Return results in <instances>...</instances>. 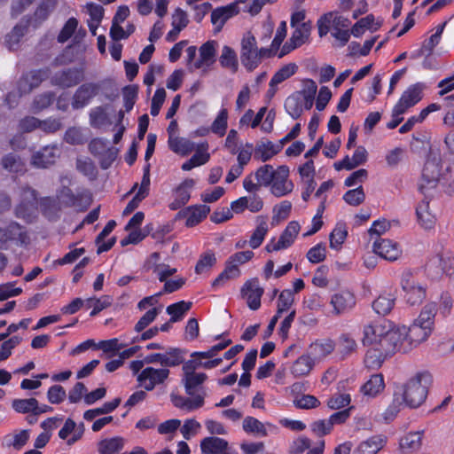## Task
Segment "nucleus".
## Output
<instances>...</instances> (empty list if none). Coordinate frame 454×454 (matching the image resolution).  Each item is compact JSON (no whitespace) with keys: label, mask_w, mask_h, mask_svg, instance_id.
Here are the masks:
<instances>
[{"label":"nucleus","mask_w":454,"mask_h":454,"mask_svg":"<svg viewBox=\"0 0 454 454\" xmlns=\"http://www.w3.org/2000/svg\"><path fill=\"white\" fill-rule=\"evenodd\" d=\"M289 169L286 166H280L271 181V192L277 197H282L294 189V184L287 180Z\"/></svg>","instance_id":"13"},{"label":"nucleus","mask_w":454,"mask_h":454,"mask_svg":"<svg viewBox=\"0 0 454 454\" xmlns=\"http://www.w3.org/2000/svg\"><path fill=\"white\" fill-rule=\"evenodd\" d=\"M242 427L247 434L260 436H267L268 434L265 425L254 417H246L243 420Z\"/></svg>","instance_id":"44"},{"label":"nucleus","mask_w":454,"mask_h":454,"mask_svg":"<svg viewBox=\"0 0 454 454\" xmlns=\"http://www.w3.org/2000/svg\"><path fill=\"white\" fill-rule=\"evenodd\" d=\"M386 441L385 436L374 435L362 442L353 454H377L384 447Z\"/></svg>","instance_id":"22"},{"label":"nucleus","mask_w":454,"mask_h":454,"mask_svg":"<svg viewBox=\"0 0 454 454\" xmlns=\"http://www.w3.org/2000/svg\"><path fill=\"white\" fill-rule=\"evenodd\" d=\"M57 0H42L34 12V16L30 20L34 27H38L48 19L50 14L55 10Z\"/></svg>","instance_id":"24"},{"label":"nucleus","mask_w":454,"mask_h":454,"mask_svg":"<svg viewBox=\"0 0 454 454\" xmlns=\"http://www.w3.org/2000/svg\"><path fill=\"white\" fill-rule=\"evenodd\" d=\"M210 212V207L207 205H199L194 207L187 208L186 226L193 227L200 223L204 218L207 217Z\"/></svg>","instance_id":"37"},{"label":"nucleus","mask_w":454,"mask_h":454,"mask_svg":"<svg viewBox=\"0 0 454 454\" xmlns=\"http://www.w3.org/2000/svg\"><path fill=\"white\" fill-rule=\"evenodd\" d=\"M381 27V22H375V18L372 14H369L364 18L360 19L351 28V34L355 37L361 36L365 29L372 31L378 30Z\"/></svg>","instance_id":"34"},{"label":"nucleus","mask_w":454,"mask_h":454,"mask_svg":"<svg viewBox=\"0 0 454 454\" xmlns=\"http://www.w3.org/2000/svg\"><path fill=\"white\" fill-rule=\"evenodd\" d=\"M388 356H389L383 353L377 346H371L366 352L364 363L368 368L376 369L380 367L385 359Z\"/></svg>","instance_id":"38"},{"label":"nucleus","mask_w":454,"mask_h":454,"mask_svg":"<svg viewBox=\"0 0 454 454\" xmlns=\"http://www.w3.org/2000/svg\"><path fill=\"white\" fill-rule=\"evenodd\" d=\"M219 62L223 68L230 69L233 74L239 69V61L235 51L225 45L222 50Z\"/></svg>","instance_id":"39"},{"label":"nucleus","mask_w":454,"mask_h":454,"mask_svg":"<svg viewBox=\"0 0 454 454\" xmlns=\"http://www.w3.org/2000/svg\"><path fill=\"white\" fill-rule=\"evenodd\" d=\"M120 403L121 398L117 397L111 402L105 403L102 407L86 411L83 414V418L88 421L93 420L99 415L112 412L120 405Z\"/></svg>","instance_id":"43"},{"label":"nucleus","mask_w":454,"mask_h":454,"mask_svg":"<svg viewBox=\"0 0 454 454\" xmlns=\"http://www.w3.org/2000/svg\"><path fill=\"white\" fill-rule=\"evenodd\" d=\"M85 303L88 308H93L90 316L94 317L103 309L108 308L112 303V299L110 296L105 295L100 298H89L85 301Z\"/></svg>","instance_id":"60"},{"label":"nucleus","mask_w":454,"mask_h":454,"mask_svg":"<svg viewBox=\"0 0 454 454\" xmlns=\"http://www.w3.org/2000/svg\"><path fill=\"white\" fill-rule=\"evenodd\" d=\"M395 298L391 294H382L380 295L372 303V309L379 315H387L388 314L394 305H395Z\"/></svg>","instance_id":"45"},{"label":"nucleus","mask_w":454,"mask_h":454,"mask_svg":"<svg viewBox=\"0 0 454 454\" xmlns=\"http://www.w3.org/2000/svg\"><path fill=\"white\" fill-rule=\"evenodd\" d=\"M257 42L255 37L247 32L241 40L240 60L247 71L258 67Z\"/></svg>","instance_id":"6"},{"label":"nucleus","mask_w":454,"mask_h":454,"mask_svg":"<svg viewBox=\"0 0 454 454\" xmlns=\"http://www.w3.org/2000/svg\"><path fill=\"white\" fill-rule=\"evenodd\" d=\"M432 331L433 328L414 321L409 328L406 327V340H409L411 343L419 344L425 341Z\"/></svg>","instance_id":"27"},{"label":"nucleus","mask_w":454,"mask_h":454,"mask_svg":"<svg viewBox=\"0 0 454 454\" xmlns=\"http://www.w3.org/2000/svg\"><path fill=\"white\" fill-rule=\"evenodd\" d=\"M297 68L298 67L294 63H289L283 66L271 78L270 86L272 88L286 81L296 73Z\"/></svg>","instance_id":"52"},{"label":"nucleus","mask_w":454,"mask_h":454,"mask_svg":"<svg viewBox=\"0 0 454 454\" xmlns=\"http://www.w3.org/2000/svg\"><path fill=\"white\" fill-rule=\"evenodd\" d=\"M83 79L82 72L77 68H67L56 73L51 78V84L60 88L77 85Z\"/></svg>","instance_id":"16"},{"label":"nucleus","mask_w":454,"mask_h":454,"mask_svg":"<svg viewBox=\"0 0 454 454\" xmlns=\"http://www.w3.org/2000/svg\"><path fill=\"white\" fill-rule=\"evenodd\" d=\"M386 325L376 324L367 325L364 328V337L362 343L364 346H376L378 339H380L382 334L386 333Z\"/></svg>","instance_id":"30"},{"label":"nucleus","mask_w":454,"mask_h":454,"mask_svg":"<svg viewBox=\"0 0 454 454\" xmlns=\"http://www.w3.org/2000/svg\"><path fill=\"white\" fill-rule=\"evenodd\" d=\"M186 351L179 348H169L164 353H153L147 355L143 360H135L129 364L133 373L137 374L144 365L160 364L161 366H178L184 362Z\"/></svg>","instance_id":"2"},{"label":"nucleus","mask_w":454,"mask_h":454,"mask_svg":"<svg viewBox=\"0 0 454 454\" xmlns=\"http://www.w3.org/2000/svg\"><path fill=\"white\" fill-rule=\"evenodd\" d=\"M59 157V149L56 145H46L33 154L31 164L36 168H46L55 164Z\"/></svg>","instance_id":"15"},{"label":"nucleus","mask_w":454,"mask_h":454,"mask_svg":"<svg viewBox=\"0 0 454 454\" xmlns=\"http://www.w3.org/2000/svg\"><path fill=\"white\" fill-rule=\"evenodd\" d=\"M263 292V288L260 286L257 278L247 281L241 289L243 296L247 298V306L252 310H256L260 308Z\"/></svg>","instance_id":"17"},{"label":"nucleus","mask_w":454,"mask_h":454,"mask_svg":"<svg viewBox=\"0 0 454 454\" xmlns=\"http://www.w3.org/2000/svg\"><path fill=\"white\" fill-rule=\"evenodd\" d=\"M385 387L384 379L382 374H373L371 378L361 387V392L364 395L368 397H375Z\"/></svg>","instance_id":"31"},{"label":"nucleus","mask_w":454,"mask_h":454,"mask_svg":"<svg viewBox=\"0 0 454 454\" xmlns=\"http://www.w3.org/2000/svg\"><path fill=\"white\" fill-rule=\"evenodd\" d=\"M20 201L15 208V214L20 218H27L30 215L31 210L37 205V192L27 184L20 187Z\"/></svg>","instance_id":"7"},{"label":"nucleus","mask_w":454,"mask_h":454,"mask_svg":"<svg viewBox=\"0 0 454 454\" xmlns=\"http://www.w3.org/2000/svg\"><path fill=\"white\" fill-rule=\"evenodd\" d=\"M299 223L295 221L290 222L281 233L278 240L277 242H274V240H272L266 246L265 249L267 250V252L271 253L274 251H278L289 247L294 242L299 233Z\"/></svg>","instance_id":"10"},{"label":"nucleus","mask_w":454,"mask_h":454,"mask_svg":"<svg viewBox=\"0 0 454 454\" xmlns=\"http://www.w3.org/2000/svg\"><path fill=\"white\" fill-rule=\"evenodd\" d=\"M29 25L30 20L25 17L21 20L20 23L17 24L6 35L5 43L10 50H13L19 43L20 38L27 33Z\"/></svg>","instance_id":"32"},{"label":"nucleus","mask_w":454,"mask_h":454,"mask_svg":"<svg viewBox=\"0 0 454 454\" xmlns=\"http://www.w3.org/2000/svg\"><path fill=\"white\" fill-rule=\"evenodd\" d=\"M191 301H181L167 307V313L171 316L170 322H177L182 319L183 316L190 310L192 307Z\"/></svg>","instance_id":"49"},{"label":"nucleus","mask_w":454,"mask_h":454,"mask_svg":"<svg viewBox=\"0 0 454 454\" xmlns=\"http://www.w3.org/2000/svg\"><path fill=\"white\" fill-rule=\"evenodd\" d=\"M429 267H439L441 271L448 276L454 273V267L449 256H444L442 253H438L434 257L430 259L428 262Z\"/></svg>","instance_id":"48"},{"label":"nucleus","mask_w":454,"mask_h":454,"mask_svg":"<svg viewBox=\"0 0 454 454\" xmlns=\"http://www.w3.org/2000/svg\"><path fill=\"white\" fill-rule=\"evenodd\" d=\"M90 124L93 128H101L109 123L108 114L106 107L96 106L90 112Z\"/></svg>","instance_id":"51"},{"label":"nucleus","mask_w":454,"mask_h":454,"mask_svg":"<svg viewBox=\"0 0 454 454\" xmlns=\"http://www.w3.org/2000/svg\"><path fill=\"white\" fill-rule=\"evenodd\" d=\"M310 22H303L293 32L290 40L294 44V46L300 47L308 41L310 35Z\"/></svg>","instance_id":"53"},{"label":"nucleus","mask_w":454,"mask_h":454,"mask_svg":"<svg viewBox=\"0 0 454 454\" xmlns=\"http://www.w3.org/2000/svg\"><path fill=\"white\" fill-rule=\"evenodd\" d=\"M357 343L348 333H342L338 340V348L343 356H347L356 350Z\"/></svg>","instance_id":"57"},{"label":"nucleus","mask_w":454,"mask_h":454,"mask_svg":"<svg viewBox=\"0 0 454 454\" xmlns=\"http://www.w3.org/2000/svg\"><path fill=\"white\" fill-rule=\"evenodd\" d=\"M100 90V86L97 83L88 82L81 85L73 96L72 107L74 109H81L96 97Z\"/></svg>","instance_id":"12"},{"label":"nucleus","mask_w":454,"mask_h":454,"mask_svg":"<svg viewBox=\"0 0 454 454\" xmlns=\"http://www.w3.org/2000/svg\"><path fill=\"white\" fill-rule=\"evenodd\" d=\"M444 176L442 173V158L438 153L431 152L425 162L419 189L422 193L436 187Z\"/></svg>","instance_id":"3"},{"label":"nucleus","mask_w":454,"mask_h":454,"mask_svg":"<svg viewBox=\"0 0 454 454\" xmlns=\"http://www.w3.org/2000/svg\"><path fill=\"white\" fill-rule=\"evenodd\" d=\"M208 144L207 142L198 145L196 153L192 157L182 165L184 171H189L197 166L207 163L210 159V154L207 153Z\"/></svg>","instance_id":"25"},{"label":"nucleus","mask_w":454,"mask_h":454,"mask_svg":"<svg viewBox=\"0 0 454 454\" xmlns=\"http://www.w3.org/2000/svg\"><path fill=\"white\" fill-rule=\"evenodd\" d=\"M416 215L418 222L422 228L430 230L434 226L436 218L430 211L429 201L427 198L418 205Z\"/></svg>","instance_id":"23"},{"label":"nucleus","mask_w":454,"mask_h":454,"mask_svg":"<svg viewBox=\"0 0 454 454\" xmlns=\"http://www.w3.org/2000/svg\"><path fill=\"white\" fill-rule=\"evenodd\" d=\"M404 402L401 397V394L395 392L391 403L382 413L385 421H392L401 411V407Z\"/></svg>","instance_id":"55"},{"label":"nucleus","mask_w":454,"mask_h":454,"mask_svg":"<svg viewBox=\"0 0 454 454\" xmlns=\"http://www.w3.org/2000/svg\"><path fill=\"white\" fill-rule=\"evenodd\" d=\"M373 251L387 261H395L402 254L399 245L389 239L376 240L373 243Z\"/></svg>","instance_id":"19"},{"label":"nucleus","mask_w":454,"mask_h":454,"mask_svg":"<svg viewBox=\"0 0 454 454\" xmlns=\"http://www.w3.org/2000/svg\"><path fill=\"white\" fill-rule=\"evenodd\" d=\"M4 236L5 239L20 241L22 244L26 243L27 239L26 232L22 231L21 225L17 223H10L4 231Z\"/></svg>","instance_id":"59"},{"label":"nucleus","mask_w":454,"mask_h":454,"mask_svg":"<svg viewBox=\"0 0 454 454\" xmlns=\"http://www.w3.org/2000/svg\"><path fill=\"white\" fill-rule=\"evenodd\" d=\"M437 305L435 302H429L424 306L419 317L415 320L418 324L434 327V318L436 315Z\"/></svg>","instance_id":"50"},{"label":"nucleus","mask_w":454,"mask_h":454,"mask_svg":"<svg viewBox=\"0 0 454 454\" xmlns=\"http://www.w3.org/2000/svg\"><path fill=\"white\" fill-rule=\"evenodd\" d=\"M330 304L333 306V314L340 316L348 312L355 307L356 297L351 292L342 290L332 296Z\"/></svg>","instance_id":"11"},{"label":"nucleus","mask_w":454,"mask_h":454,"mask_svg":"<svg viewBox=\"0 0 454 454\" xmlns=\"http://www.w3.org/2000/svg\"><path fill=\"white\" fill-rule=\"evenodd\" d=\"M433 376L427 371L418 372L401 387V397L410 408L419 407L427 399Z\"/></svg>","instance_id":"1"},{"label":"nucleus","mask_w":454,"mask_h":454,"mask_svg":"<svg viewBox=\"0 0 454 454\" xmlns=\"http://www.w3.org/2000/svg\"><path fill=\"white\" fill-rule=\"evenodd\" d=\"M244 0H236L226 6L218 7L211 13V22L215 27L216 32L221 31L225 22L231 17L239 12V3H243Z\"/></svg>","instance_id":"14"},{"label":"nucleus","mask_w":454,"mask_h":454,"mask_svg":"<svg viewBox=\"0 0 454 454\" xmlns=\"http://www.w3.org/2000/svg\"><path fill=\"white\" fill-rule=\"evenodd\" d=\"M285 108L293 119L300 118L305 109L299 95L288 97L285 102Z\"/></svg>","instance_id":"47"},{"label":"nucleus","mask_w":454,"mask_h":454,"mask_svg":"<svg viewBox=\"0 0 454 454\" xmlns=\"http://www.w3.org/2000/svg\"><path fill=\"white\" fill-rule=\"evenodd\" d=\"M168 145L174 153L183 156L188 155L195 148V145L192 141L184 137L174 136H170V137H168Z\"/></svg>","instance_id":"35"},{"label":"nucleus","mask_w":454,"mask_h":454,"mask_svg":"<svg viewBox=\"0 0 454 454\" xmlns=\"http://www.w3.org/2000/svg\"><path fill=\"white\" fill-rule=\"evenodd\" d=\"M377 347L387 356H392L403 349V341L406 340V326L397 328H386V333L378 339ZM405 351V348H403Z\"/></svg>","instance_id":"4"},{"label":"nucleus","mask_w":454,"mask_h":454,"mask_svg":"<svg viewBox=\"0 0 454 454\" xmlns=\"http://www.w3.org/2000/svg\"><path fill=\"white\" fill-rule=\"evenodd\" d=\"M38 401L35 398L28 399H15L12 401V408L20 413L31 412L35 415V409L37 408Z\"/></svg>","instance_id":"61"},{"label":"nucleus","mask_w":454,"mask_h":454,"mask_svg":"<svg viewBox=\"0 0 454 454\" xmlns=\"http://www.w3.org/2000/svg\"><path fill=\"white\" fill-rule=\"evenodd\" d=\"M4 169L11 173H20L25 170V164L21 158L15 153H8L1 159Z\"/></svg>","instance_id":"40"},{"label":"nucleus","mask_w":454,"mask_h":454,"mask_svg":"<svg viewBox=\"0 0 454 454\" xmlns=\"http://www.w3.org/2000/svg\"><path fill=\"white\" fill-rule=\"evenodd\" d=\"M258 224L250 237L249 246L255 249L261 246L265 235L268 232V224L264 217L260 216L257 219Z\"/></svg>","instance_id":"42"},{"label":"nucleus","mask_w":454,"mask_h":454,"mask_svg":"<svg viewBox=\"0 0 454 454\" xmlns=\"http://www.w3.org/2000/svg\"><path fill=\"white\" fill-rule=\"evenodd\" d=\"M202 454H231L226 440L215 436L204 438L200 442Z\"/></svg>","instance_id":"21"},{"label":"nucleus","mask_w":454,"mask_h":454,"mask_svg":"<svg viewBox=\"0 0 454 454\" xmlns=\"http://www.w3.org/2000/svg\"><path fill=\"white\" fill-rule=\"evenodd\" d=\"M350 21L348 18L338 15L333 12L332 18V35L340 42V45L344 46L349 40L351 31L348 29Z\"/></svg>","instance_id":"20"},{"label":"nucleus","mask_w":454,"mask_h":454,"mask_svg":"<svg viewBox=\"0 0 454 454\" xmlns=\"http://www.w3.org/2000/svg\"><path fill=\"white\" fill-rule=\"evenodd\" d=\"M334 342L330 339L317 340L309 346L310 355L316 357H325L331 354L334 349Z\"/></svg>","instance_id":"41"},{"label":"nucleus","mask_w":454,"mask_h":454,"mask_svg":"<svg viewBox=\"0 0 454 454\" xmlns=\"http://www.w3.org/2000/svg\"><path fill=\"white\" fill-rule=\"evenodd\" d=\"M422 90L423 87L419 83L410 86L396 103V112L405 113L409 108L419 102L422 98Z\"/></svg>","instance_id":"18"},{"label":"nucleus","mask_w":454,"mask_h":454,"mask_svg":"<svg viewBox=\"0 0 454 454\" xmlns=\"http://www.w3.org/2000/svg\"><path fill=\"white\" fill-rule=\"evenodd\" d=\"M228 111L223 108L211 125V131L219 137H223L227 129Z\"/></svg>","instance_id":"62"},{"label":"nucleus","mask_w":454,"mask_h":454,"mask_svg":"<svg viewBox=\"0 0 454 454\" xmlns=\"http://www.w3.org/2000/svg\"><path fill=\"white\" fill-rule=\"evenodd\" d=\"M29 439V430H21L13 435H8L6 437V444L9 447H13L15 450H20L26 445Z\"/></svg>","instance_id":"64"},{"label":"nucleus","mask_w":454,"mask_h":454,"mask_svg":"<svg viewBox=\"0 0 454 454\" xmlns=\"http://www.w3.org/2000/svg\"><path fill=\"white\" fill-rule=\"evenodd\" d=\"M240 270L239 267L234 265H228L226 263L225 269L222 271L219 276L213 281L212 286L214 288L222 286L224 283L230 279L236 278L239 276Z\"/></svg>","instance_id":"56"},{"label":"nucleus","mask_w":454,"mask_h":454,"mask_svg":"<svg viewBox=\"0 0 454 454\" xmlns=\"http://www.w3.org/2000/svg\"><path fill=\"white\" fill-rule=\"evenodd\" d=\"M424 431L410 432L403 435L399 441V448L403 451H416L422 445Z\"/></svg>","instance_id":"28"},{"label":"nucleus","mask_w":454,"mask_h":454,"mask_svg":"<svg viewBox=\"0 0 454 454\" xmlns=\"http://www.w3.org/2000/svg\"><path fill=\"white\" fill-rule=\"evenodd\" d=\"M55 100V93L45 91L35 97L32 103V109L35 113H39L48 108Z\"/></svg>","instance_id":"54"},{"label":"nucleus","mask_w":454,"mask_h":454,"mask_svg":"<svg viewBox=\"0 0 454 454\" xmlns=\"http://www.w3.org/2000/svg\"><path fill=\"white\" fill-rule=\"evenodd\" d=\"M124 443L125 440L120 436L106 438L98 443V451L99 454H117L123 449Z\"/></svg>","instance_id":"33"},{"label":"nucleus","mask_w":454,"mask_h":454,"mask_svg":"<svg viewBox=\"0 0 454 454\" xmlns=\"http://www.w3.org/2000/svg\"><path fill=\"white\" fill-rule=\"evenodd\" d=\"M168 367H146L138 374L137 381L144 386L146 391H152L157 385L163 384L168 380L170 373Z\"/></svg>","instance_id":"5"},{"label":"nucleus","mask_w":454,"mask_h":454,"mask_svg":"<svg viewBox=\"0 0 454 454\" xmlns=\"http://www.w3.org/2000/svg\"><path fill=\"white\" fill-rule=\"evenodd\" d=\"M282 149L281 145H275L271 141H261L254 148V157L262 161H267L278 153Z\"/></svg>","instance_id":"29"},{"label":"nucleus","mask_w":454,"mask_h":454,"mask_svg":"<svg viewBox=\"0 0 454 454\" xmlns=\"http://www.w3.org/2000/svg\"><path fill=\"white\" fill-rule=\"evenodd\" d=\"M215 42L208 41L200 48V59L193 64L194 68L208 67L215 61Z\"/></svg>","instance_id":"26"},{"label":"nucleus","mask_w":454,"mask_h":454,"mask_svg":"<svg viewBox=\"0 0 454 454\" xmlns=\"http://www.w3.org/2000/svg\"><path fill=\"white\" fill-rule=\"evenodd\" d=\"M294 302V292L290 289L283 290L278 299L277 313L281 315L287 311Z\"/></svg>","instance_id":"63"},{"label":"nucleus","mask_w":454,"mask_h":454,"mask_svg":"<svg viewBox=\"0 0 454 454\" xmlns=\"http://www.w3.org/2000/svg\"><path fill=\"white\" fill-rule=\"evenodd\" d=\"M313 366L314 361L310 356L302 355L294 363L291 372L296 378L306 376L310 372Z\"/></svg>","instance_id":"36"},{"label":"nucleus","mask_w":454,"mask_h":454,"mask_svg":"<svg viewBox=\"0 0 454 454\" xmlns=\"http://www.w3.org/2000/svg\"><path fill=\"white\" fill-rule=\"evenodd\" d=\"M303 89L301 94L304 98V108L310 110L314 104L315 95L317 90V83L311 79L303 80Z\"/></svg>","instance_id":"46"},{"label":"nucleus","mask_w":454,"mask_h":454,"mask_svg":"<svg viewBox=\"0 0 454 454\" xmlns=\"http://www.w3.org/2000/svg\"><path fill=\"white\" fill-rule=\"evenodd\" d=\"M51 71L49 68L33 70L24 74L19 81L18 89L20 95L29 94L33 90L49 78Z\"/></svg>","instance_id":"9"},{"label":"nucleus","mask_w":454,"mask_h":454,"mask_svg":"<svg viewBox=\"0 0 454 454\" xmlns=\"http://www.w3.org/2000/svg\"><path fill=\"white\" fill-rule=\"evenodd\" d=\"M403 291L405 293L406 301L411 306L420 304L426 297V289L416 283L411 273H404L401 279Z\"/></svg>","instance_id":"8"},{"label":"nucleus","mask_w":454,"mask_h":454,"mask_svg":"<svg viewBox=\"0 0 454 454\" xmlns=\"http://www.w3.org/2000/svg\"><path fill=\"white\" fill-rule=\"evenodd\" d=\"M206 380L207 375L202 372L185 374L183 380L186 394L192 395L194 394V388L201 385Z\"/></svg>","instance_id":"58"}]
</instances>
